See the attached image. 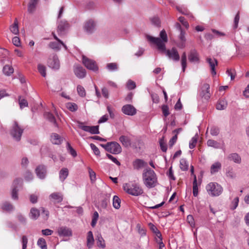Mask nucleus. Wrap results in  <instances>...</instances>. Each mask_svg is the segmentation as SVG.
<instances>
[{"label":"nucleus","mask_w":249,"mask_h":249,"mask_svg":"<svg viewBox=\"0 0 249 249\" xmlns=\"http://www.w3.org/2000/svg\"><path fill=\"white\" fill-rule=\"evenodd\" d=\"M188 59L191 63H199L200 62L199 55L196 49H191L188 54Z\"/></svg>","instance_id":"9b49d317"},{"label":"nucleus","mask_w":249,"mask_h":249,"mask_svg":"<svg viewBox=\"0 0 249 249\" xmlns=\"http://www.w3.org/2000/svg\"><path fill=\"white\" fill-rule=\"evenodd\" d=\"M160 38L147 36V38L148 41L156 44L158 50L161 52L165 53L170 59L175 61H178L180 57L178 51L175 48H172L171 50H166L165 43L168 41V38L167 34L164 30H162L160 32Z\"/></svg>","instance_id":"f257e3e1"},{"label":"nucleus","mask_w":249,"mask_h":249,"mask_svg":"<svg viewBox=\"0 0 249 249\" xmlns=\"http://www.w3.org/2000/svg\"><path fill=\"white\" fill-rule=\"evenodd\" d=\"M207 144L208 146L213 147L216 149H218L220 147L219 143L217 141L212 139L208 140Z\"/></svg>","instance_id":"ea45409f"},{"label":"nucleus","mask_w":249,"mask_h":249,"mask_svg":"<svg viewBox=\"0 0 249 249\" xmlns=\"http://www.w3.org/2000/svg\"><path fill=\"white\" fill-rule=\"evenodd\" d=\"M119 141L122 143V145L125 147L130 146L131 144L130 139L126 136H121L119 138Z\"/></svg>","instance_id":"b1692460"},{"label":"nucleus","mask_w":249,"mask_h":249,"mask_svg":"<svg viewBox=\"0 0 249 249\" xmlns=\"http://www.w3.org/2000/svg\"><path fill=\"white\" fill-rule=\"evenodd\" d=\"M40 213L38 210L35 208L31 209L30 213V216L33 219H36L39 216Z\"/></svg>","instance_id":"473e14b6"},{"label":"nucleus","mask_w":249,"mask_h":249,"mask_svg":"<svg viewBox=\"0 0 249 249\" xmlns=\"http://www.w3.org/2000/svg\"><path fill=\"white\" fill-rule=\"evenodd\" d=\"M22 182V179L21 178H17L13 181V188L12 191V197L13 199H18V187Z\"/></svg>","instance_id":"ddd939ff"},{"label":"nucleus","mask_w":249,"mask_h":249,"mask_svg":"<svg viewBox=\"0 0 249 249\" xmlns=\"http://www.w3.org/2000/svg\"><path fill=\"white\" fill-rule=\"evenodd\" d=\"M100 145L107 151L114 154H118L122 152L121 146L115 142H108L106 144H101Z\"/></svg>","instance_id":"39448f33"},{"label":"nucleus","mask_w":249,"mask_h":249,"mask_svg":"<svg viewBox=\"0 0 249 249\" xmlns=\"http://www.w3.org/2000/svg\"><path fill=\"white\" fill-rule=\"evenodd\" d=\"M57 233L59 236L70 237L72 235L71 230L66 226H62L58 228Z\"/></svg>","instance_id":"4468645a"},{"label":"nucleus","mask_w":249,"mask_h":249,"mask_svg":"<svg viewBox=\"0 0 249 249\" xmlns=\"http://www.w3.org/2000/svg\"><path fill=\"white\" fill-rule=\"evenodd\" d=\"M200 95L206 100H208L210 98V86L208 84L205 83L203 85Z\"/></svg>","instance_id":"dca6fc26"},{"label":"nucleus","mask_w":249,"mask_h":249,"mask_svg":"<svg viewBox=\"0 0 249 249\" xmlns=\"http://www.w3.org/2000/svg\"><path fill=\"white\" fill-rule=\"evenodd\" d=\"M66 107L69 110L72 112L75 111L78 109L77 105L74 103H68L66 104Z\"/></svg>","instance_id":"a18cd8bd"},{"label":"nucleus","mask_w":249,"mask_h":249,"mask_svg":"<svg viewBox=\"0 0 249 249\" xmlns=\"http://www.w3.org/2000/svg\"><path fill=\"white\" fill-rule=\"evenodd\" d=\"M189 164L184 159H181L180 160V168L182 171H186L188 169Z\"/></svg>","instance_id":"58836bf2"},{"label":"nucleus","mask_w":249,"mask_h":249,"mask_svg":"<svg viewBox=\"0 0 249 249\" xmlns=\"http://www.w3.org/2000/svg\"><path fill=\"white\" fill-rule=\"evenodd\" d=\"M228 105L227 101L225 99L218 100L216 105V108L218 110H224L226 109Z\"/></svg>","instance_id":"393cba45"},{"label":"nucleus","mask_w":249,"mask_h":249,"mask_svg":"<svg viewBox=\"0 0 249 249\" xmlns=\"http://www.w3.org/2000/svg\"><path fill=\"white\" fill-rule=\"evenodd\" d=\"M11 32L14 34L17 35L19 33L18 21L17 18L15 19L14 23L10 26Z\"/></svg>","instance_id":"c85d7f7f"},{"label":"nucleus","mask_w":249,"mask_h":249,"mask_svg":"<svg viewBox=\"0 0 249 249\" xmlns=\"http://www.w3.org/2000/svg\"><path fill=\"white\" fill-rule=\"evenodd\" d=\"M226 176L228 178H235L236 177V174L232 167H229L226 169Z\"/></svg>","instance_id":"c756f323"},{"label":"nucleus","mask_w":249,"mask_h":249,"mask_svg":"<svg viewBox=\"0 0 249 249\" xmlns=\"http://www.w3.org/2000/svg\"><path fill=\"white\" fill-rule=\"evenodd\" d=\"M37 245L41 249H47L46 242L45 240L43 238H39L38 239Z\"/></svg>","instance_id":"4c0bfd02"},{"label":"nucleus","mask_w":249,"mask_h":249,"mask_svg":"<svg viewBox=\"0 0 249 249\" xmlns=\"http://www.w3.org/2000/svg\"><path fill=\"white\" fill-rule=\"evenodd\" d=\"M229 76L231 77V79L233 80L235 77V72L234 70H227L226 71Z\"/></svg>","instance_id":"338daca9"},{"label":"nucleus","mask_w":249,"mask_h":249,"mask_svg":"<svg viewBox=\"0 0 249 249\" xmlns=\"http://www.w3.org/2000/svg\"><path fill=\"white\" fill-rule=\"evenodd\" d=\"M77 90L78 94L81 97H85L86 96L85 90L84 88L82 86H81L80 85L77 86Z\"/></svg>","instance_id":"8fccbe9b"},{"label":"nucleus","mask_w":249,"mask_h":249,"mask_svg":"<svg viewBox=\"0 0 249 249\" xmlns=\"http://www.w3.org/2000/svg\"><path fill=\"white\" fill-rule=\"evenodd\" d=\"M69 175L68 169L63 168L59 172V178L62 181H64Z\"/></svg>","instance_id":"7c9ffc66"},{"label":"nucleus","mask_w":249,"mask_h":249,"mask_svg":"<svg viewBox=\"0 0 249 249\" xmlns=\"http://www.w3.org/2000/svg\"><path fill=\"white\" fill-rule=\"evenodd\" d=\"M39 0H30L28 5V11L30 13H33L38 2Z\"/></svg>","instance_id":"a878e982"},{"label":"nucleus","mask_w":249,"mask_h":249,"mask_svg":"<svg viewBox=\"0 0 249 249\" xmlns=\"http://www.w3.org/2000/svg\"><path fill=\"white\" fill-rule=\"evenodd\" d=\"M49 197L53 199L55 203H60L63 200V195L61 193L55 192L51 194Z\"/></svg>","instance_id":"4be33fe9"},{"label":"nucleus","mask_w":249,"mask_h":249,"mask_svg":"<svg viewBox=\"0 0 249 249\" xmlns=\"http://www.w3.org/2000/svg\"><path fill=\"white\" fill-rule=\"evenodd\" d=\"M187 220L191 227H193L195 226V221L194 217L192 215H189L187 216Z\"/></svg>","instance_id":"0e129e2a"},{"label":"nucleus","mask_w":249,"mask_h":249,"mask_svg":"<svg viewBox=\"0 0 249 249\" xmlns=\"http://www.w3.org/2000/svg\"><path fill=\"white\" fill-rule=\"evenodd\" d=\"M90 148L93 150L94 153L96 156H100V152L98 148L94 144L91 143L90 144Z\"/></svg>","instance_id":"bf43d9fd"},{"label":"nucleus","mask_w":249,"mask_h":249,"mask_svg":"<svg viewBox=\"0 0 249 249\" xmlns=\"http://www.w3.org/2000/svg\"><path fill=\"white\" fill-rule=\"evenodd\" d=\"M193 193L195 196H196L198 193L197 182L196 176H195L193 183Z\"/></svg>","instance_id":"a19ab883"},{"label":"nucleus","mask_w":249,"mask_h":249,"mask_svg":"<svg viewBox=\"0 0 249 249\" xmlns=\"http://www.w3.org/2000/svg\"><path fill=\"white\" fill-rule=\"evenodd\" d=\"M37 70L43 77H45L46 76V68L45 66L42 64H39L37 65Z\"/></svg>","instance_id":"79ce46f5"},{"label":"nucleus","mask_w":249,"mask_h":249,"mask_svg":"<svg viewBox=\"0 0 249 249\" xmlns=\"http://www.w3.org/2000/svg\"><path fill=\"white\" fill-rule=\"evenodd\" d=\"M67 149L69 153L73 157H75L77 156V153L75 150L71 146L69 142L67 143Z\"/></svg>","instance_id":"5fc2aeb1"},{"label":"nucleus","mask_w":249,"mask_h":249,"mask_svg":"<svg viewBox=\"0 0 249 249\" xmlns=\"http://www.w3.org/2000/svg\"><path fill=\"white\" fill-rule=\"evenodd\" d=\"M121 200L118 196H114L113 198V206L114 208L118 209L120 207Z\"/></svg>","instance_id":"37998d69"},{"label":"nucleus","mask_w":249,"mask_h":249,"mask_svg":"<svg viewBox=\"0 0 249 249\" xmlns=\"http://www.w3.org/2000/svg\"><path fill=\"white\" fill-rule=\"evenodd\" d=\"M95 28L96 23L91 19L86 21L84 25V29L88 34L92 33L95 31Z\"/></svg>","instance_id":"9d476101"},{"label":"nucleus","mask_w":249,"mask_h":249,"mask_svg":"<svg viewBox=\"0 0 249 249\" xmlns=\"http://www.w3.org/2000/svg\"><path fill=\"white\" fill-rule=\"evenodd\" d=\"M107 108L108 112L109 114L110 117L112 119H114L116 114L115 110L111 107L110 106H108Z\"/></svg>","instance_id":"de8ad7c7"},{"label":"nucleus","mask_w":249,"mask_h":249,"mask_svg":"<svg viewBox=\"0 0 249 249\" xmlns=\"http://www.w3.org/2000/svg\"><path fill=\"white\" fill-rule=\"evenodd\" d=\"M219 128L217 126H213L210 129L211 134L214 136H217L219 133Z\"/></svg>","instance_id":"09e8293b"},{"label":"nucleus","mask_w":249,"mask_h":249,"mask_svg":"<svg viewBox=\"0 0 249 249\" xmlns=\"http://www.w3.org/2000/svg\"><path fill=\"white\" fill-rule=\"evenodd\" d=\"M3 72L6 75L9 76L14 72L13 68L9 65H5L3 68Z\"/></svg>","instance_id":"c9c22d12"},{"label":"nucleus","mask_w":249,"mask_h":249,"mask_svg":"<svg viewBox=\"0 0 249 249\" xmlns=\"http://www.w3.org/2000/svg\"><path fill=\"white\" fill-rule=\"evenodd\" d=\"M122 111L125 115L133 116L137 113V109L131 105L127 104L123 106Z\"/></svg>","instance_id":"f8f14e48"},{"label":"nucleus","mask_w":249,"mask_h":249,"mask_svg":"<svg viewBox=\"0 0 249 249\" xmlns=\"http://www.w3.org/2000/svg\"><path fill=\"white\" fill-rule=\"evenodd\" d=\"M126 87L128 89L131 90L136 88V84L134 81L129 80L127 83Z\"/></svg>","instance_id":"052dcab7"},{"label":"nucleus","mask_w":249,"mask_h":249,"mask_svg":"<svg viewBox=\"0 0 249 249\" xmlns=\"http://www.w3.org/2000/svg\"><path fill=\"white\" fill-rule=\"evenodd\" d=\"M197 141V138L196 137H193L189 142V148L193 149L196 145Z\"/></svg>","instance_id":"4d7b16f0"},{"label":"nucleus","mask_w":249,"mask_h":249,"mask_svg":"<svg viewBox=\"0 0 249 249\" xmlns=\"http://www.w3.org/2000/svg\"><path fill=\"white\" fill-rule=\"evenodd\" d=\"M44 117L50 122L53 123L55 126H57L55 118L52 113L50 112H45L44 113Z\"/></svg>","instance_id":"72a5a7b5"},{"label":"nucleus","mask_w":249,"mask_h":249,"mask_svg":"<svg viewBox=\"0 0 249 249\" xmlns=\"http://www.w3.org/2000/svg\"><path fill=\"white\" fill-rule=\"evenodd\" d=\"M23 131V129L19 127L17 122L15 121L10 132V134L13 138L16 141H19L20 140Z\"/></svg>","instance_id":"0eeeda50"},{"label":"nucleus","mask_w":249,"mask_h":249,"mask_svg":"<svg viewBox=\"0 0 249 249\" xmlns=\"http://www.w3.org/2000/svg\"><path fill=\"white\" fill-rule=\"evenodd\" d=\"M69 23L64 20H58L57 21V31L58 34H63L66 30L69 28Z\"/></svg>","instance_id":"2eb2a0df"},{"label":"nucleus","mask_w":249,"mask_h":249,"mask_svg":"<svg viewBox=\"0 0 249 249\" xmlns=\"http://www.w3.org/2000/svg\"><path fill=\"white\" fill-rule=\"evenodd\" d=\"M61 46H62V45L57 41V42H51L49 44V47L50 48L56 51H58L60 50Z\"/></svg>","instance_id":"2f4dec72"},{"label":"nucleus","mask_w":249,"mask_h":249,"mask_svg":"<svg viewBox=\"0 0 249 249\" xmlns=\"http://www.w3.org/2000/svg\"><path fill=\"white\" fill-rule=\"evenodd\" d=\"M107 68L109 71H116L118 70V65L116 63H110L107 65Z\"/></svg>","instance_id":"49530a36"},{"label":"nucleus","mask_w":249,"mask_h":249,"mask_svg":"<svg viewBox=\"0 0 249 249\" xmlns=\"http://www.w3.org/2000/svg\"><path fill=\"white\" fill-rule=\"evenodd\" d=\"M29 199L31 203H36L37 202L38 196L35 194H32L30 195Z\"/></svg>","instance_id":"69168bd1"},{"label":"nucleus","mask_w":249,"mask_h":249,"mask_svg":"<svg viewBox=\"0 0 249 249\" xmlns=\"http://www.w3.org/2000/svg\"><path fill=\"white\" fill-rule=\"evenodd\" d=\"M206 60L209 65L212 74L213 75H215L216 72L215 70V67L217 65V61L216 59L211 57H207Z\"/></svg>","instance_id":"f3484780"},{"label":"nucleus","mask_w":249,"mask_h":249,"mask_svg":"<svg viewBox=\"0 0 249 249\" xmlns=\"http://www.w3.org/2000/svg\"><path fill=\"white\" fill-rule=\"evenodd\" d=\"M161 109L165 117H167L169 114V107L167 105H163L161 107Z\"/></svg>","instance_id":"680f3d73"},{"label":"nucleus","mask_w":249,"mask_h":249,"mask_svg":"<svg viewBox=\"0 0 249 249\" xmlns=\"http://www.w3.org/2000/svg\"><path fill=\"white\" fill-rule=\"evenodd\" d=\"M74 72L76 76L79 78H83L86 76V71L81 66H75L74 69Z\"/></svg>","instance_id":"a211bd4d"},{"label":"nucleus","mask_w":249,"mask_h":249,"mask_svg":"<svg viewBox=\"0 0 249 249\" xmlns=\"http://www.w3.org/2000/svg\"><path fill=\"white\" fill-rule=\"evenodd\" d=\"M37 176L40 179L45 178L46 175V169L44 165H39L36 169Z\"/></svg>","instance_id":"6ab92c4d"},{"label":"nucleus","mask_w":249,"mask_h":249,"mask_svg":"<svg viewBox=\"0 0 249 249\" xmlns=\"http://www.w3.org/2000/svg\"><path fill=\"white\" fill-rule=\"evenodd\" d=\"M181 63L182 71L184 72L185 71V69L187 67V58L185 52H184L181 55Z\"/></svg>","instance_id":"e433bc0d"},{"label":"nucleus","mask_w":249,"mask_h":249,"mask_svg":"<svg viewBox=\"0 0 249 249\" xmlns=\"http://www.w3.org/2000/svg\"><path fill=\"white\" fill-rule=\"evenodd\" d=\"M94 243V239L93 235L92 232L89 231L87 233V246L89 249L92 247Z\"/></svg>","instance_id":"5701e85b"},{"label":"nucleus","mask_w":249,"mask_h":249,"mask_svg":"<svg viewBox=\"0 0 249 249\" xmlns=\"http://www.w3.org/2000/svg\"><path fill=\"white\" fill-rule=\"evenodd\" d=\"M221 168V164L217 161L213 164L211 167L210 171L212 174H214L218 172Z\"/></svg>","instance_id":"bb28decb"},{"label":"nucleus","mask_w":249,"mask_h":249,"mask_svg":"<svg viewBox=\"0 0 249 249\" xmlns=\"http://www.w3.org/2000/svg\"><path fill=\"white\" fill-rule=\"evenodd\" d=\"M51 142L53 144L59 145L63 141V138L57 133H53L51 136Z\"/></svg>","instance_id":"412c9836"},{"label":"nucleus","mask_w":249,"mask_h":249,"mask_svg":"<svg viewBox=\"0 0 249 249\" xmlns=\"http://www.w3.org/2000/svg\"><path fill=\"white\" fill-rule=\"evenodd\" d=\"M82 62L84 66L88 69L93 71H98V67L94 60L90 59L85 56H83Z\"/></svg>","instance_id":"6e6552de"},{"label":"nucleus","mask_w":249,"mask_h":249,"mask_svg":"<svg viewBox=\"0 0 249 249\" xmlns=\"http://www.w3.org/2000/svg\"><path fill=\"white\" fill-rule=\"evenodd\" d=\"M146 163L142 160L137 159L133 163L134 168L136 169H140L143 167Z\"/></svg>","instance_id":"cd10ccee"},{"label":"nucleus","mask_w":249,"mask_h":249,"mask_svg":"<svg viewBox=\"0 0 249 249\" xmlns=\"http://www.w3.org/2000/svg\"><path fill=\"white\" fill-rule=\"evenodd\" d=\"M208 194L212 196H219L223 192L222 186L215 182H211L206 187Z\"/></svg>","instance_id":"20e7f679"},{"label":"nucleus","mask_w":249,"mask_h":249,"mask_svg":"<svg viewBox=\"0 0 249 249\" xmlns=\"http://www.w3.org/2000/svg\"><path fill=\"white\" fill-rule=\"evenodd\" d=\"M47 65L49 67L54 70L59 69L60 63L56 54L53 53L49 56L47 61Z\"/></svg>","instance_id":"423d86ee"},{"label":"nucleus","mask_w":249,"mask_h":249,"mask_svg":"<svg viewBox=\"0 0 249 249\" xmlns=\"http://www.w3.org/2000/svg\"><path fill=\"white\" fill-rule=\"evenodd\" d=\"M1 208L4 210L9 211L12 210L13 209V207L12 204L6 202L2 205Z\"/></svg>","instance_id":"864d4df0"},{"label":"nucleus","mask_w":249,"mask_h":249,"mask_svg":"<svg viewBox=\"0 0 249 249\" xmlns=\"http://www.w3.org/2000/svg\"><path fill=\"white\" fill-rule=\"evenodd\" d=\"M124 191L133 196H139L143 193V189L140 185L136 182H130L123 185Z\"/></svg>","instance_id":"7ed1b4c3"},{"label":"nucleus","mask_w":249,"mask_h":249,"mask_svg":"<svg viewBox=\"0 0 249 249\" xmlns=\"http://www.w3.org/2000/svg\"><path fill=\"white\" fill-rule=\"evenodd\" d=\"M18 103L21 109L27 107L28 105L27 101L25 99L22 98L21 96L18 97Z\"/></svg>","instance_id":"c03bdc74"},{"label":"nucleus","mask_w":249,"mask_h":249,"mask_svg":"<svg viewBox=\"0 0 249 249\" xmlns=\"http://www.w3.org/2000/svg\"><path fill=\"white\" fill-rule=\"evenodd\" d=\"M96 239L97 240V244L98 247L102 248L103 249L106 247L105 240L101 234H99L97 236Z\"/></svg>","instance_id":"f704fd0d"},{"label":"nucleus","mask_w":249,"mask_h":249,"mask_svg":"<svg viewBox=\"0 0 249 249\" xmlns=\"http://www.w3.org/2000/svg\"><path fill=\"white\" fill-rule=\"evenodd\" d=\"M157 235L158 237L159 238V241L157 240V242L159 244V249H164L165 246H164V244H163V242L162 241V238L161 237V235L159 231L158 232Z\"/></svg>","instance_id":"603ef678"},{"label":"nucleus","mask_w":249,"mask_h":249,"mask_svg":"<svg viewBox=\"0 0 249 249\" xmlns=\"http://www.w3.org/2000/svg\"><path fill=\"white\" fill-rule=\"evenodd\" d=\"M142 178L143 183L147 188H153L157 185V178L156 173L150 168H147L144 170Z\"/></svg>","instance_id":"f03ea898"},{"label":"nucleus","mask_w":249,"mask_h":249,"mask_svg":"<svg viewBox=\"0 0 249 249\" xmlns=\"http://www.w3.org/2000/svg\"><path fill=\"white\" fill-rule=\"evenodd\" d=\"M177 9L178 10V11H179L183 15H189V11L187 10L186 8L184 7L177 6Z\"/></svg>","instance_id":"e2e57ef3"},{"label":"nucleus","mask_w":249,"mask_h":249,"mask_svg":"<svg viewBox=\"0 0 249 249\" xmlns=\"http://www.w3.org/2000/svg\"><path fill=\"white\" fill-rule=\"evenodd\" d=\"M227 158L229 160L232 161L235 163L240 164L241 163V158L240 156L236 153L230 154L227 156Z\"/></svg>","instance_id":"aec40b11"},{"label":"nucleus","mask_w":249,"mask_h":249,"mask_svg":"<svg viewBox=\"0 0 249 249\" xmlns=\"http://www.w3.org/2000/svg\"><path fill=\"white\" fill-rule=\"evenodd\" d=\"M12 42L14 45L18 47L20 45V39L18 36H15L12 39Z\"/></svg>","instance_id":"774afa93"},{"label":"nucleus","mask_w":249,"mask_h":249,"mask_svg":"<svg viewBox=\"0 0 249 249\" xmlns=\"http://www.w3.org/2000/svg\"><path fill=\"white\" fill-rule=\"evenodd\" d=\"M160 148H161V150L163 151V152H166L167 151V145H166V143L164 141V138L162 137L161 139H160Z\"/></svg>","instance_id":"3c124183"},{"label":"nucleus","mask_w":249,"mask_h":249,"mask_svg":"<svg viewBox=\"0 0 249 249\" xmlns=\"http://www.w3.org/2000/svg\"><path fill=\"white\" fill-rule=\"evenodd\" d=\"M178 20L182 24V25L185 27L186 29H188L189 25L188 22L185 20L183 17H180L178 18Z\"/></svg>","instance_id":"13d9d810"},{"label":"nucleus","mask_w":249,"mask_h":249,"mask_svg":"<svg viewBox=\"0 0 249 249\" xmlns=\"http://www.w3.org/2000/svg\"><path fill=\"white\" fill-rule=\"evenodd\" d=\"M89 176L90 177V179L92 182H94L96 180V174L93 170H92L90 168H88Z\"/></svg>","instance_id":"6e6d98bb"},{"label":"nucleus","mask_w":249,"mask_h":249,"mask_svg":"<svg viewBox=\"0 0 249 249\" xmlns=\"http://www.w3.org/2000/svg\"><path fill=\"white\" fill-rule=\"evenodd\" d=\"M79 127L82 129L83 130L89 132L92 134H98L100 133L99 130V126H88L84 125L83 123L82 122L79 123Z\"/></svg>","instance_id":"1a4fd4ad"}]
</instances>
